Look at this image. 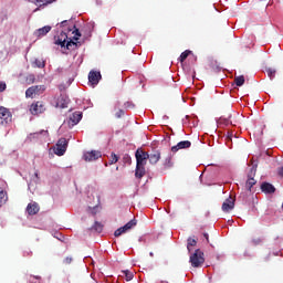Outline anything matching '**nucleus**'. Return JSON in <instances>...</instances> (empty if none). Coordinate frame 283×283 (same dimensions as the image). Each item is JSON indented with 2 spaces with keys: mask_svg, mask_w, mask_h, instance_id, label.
I'll list each match as a JSON object with an SVG mask.
<instances>
[{
  "mask_svg": "<svg viewBox=\"0 0 283 283\" xmlns=\"http://www.w3.org/2000/svg\"><path fill=\"white\" fill-rule=\"evenodd\" d=\"M0 92H6V83L0 82Z\"/></svg>",
  "mask_w": 283,
  "mask_h": 283,
  "instance_id": "nucleus-38",
  "label": "nucleus"
},
{
  "mask_svg": "<svg viewBox=\"0 0 283 283\" xmlns=\"http://www.w3.org/2000/svg\"><path fill=\"white\" fill-rule=\"evenodd\" d=\"M233 116H229L228 118H220L221 123H224V125H237L238 120L231 119Z\"/></svg>",
  "mask_w": 283,
  "mask_h": 283,
  "instance_id": "nucleus-21",
  "label": "nucleus"
},
{
  "mask_svg": "<svg viewBox=\"0 0 283 283\" xmlns=\"http://www.w3.org/2000/svg\"><path fill=\"white\" fill-rule=\"evenodd\" d=\"M57 105H60V107H62V108L67 107V104H65V103L61 104V102H59Z\"/></svg>",
  "mask_w": 283,
  "mask_h": 283,
  "instance_id": "nucleus-42",
  "label": "nucleus"
},
{
  "mask_svg": "<svg viewBox=\"0 0 283 283\" xmlns=\"http://www.w3.org/2000/svg\"><path fill=\"white\" fill-rule=\"evenodd\" d=\"M136 165L144 166L147 165V160H149V153L143 150V148H138L135 153Z\"/></svg>",
  "mask_w": 283,
  "mask_h": 283,
  "instance_id": "nucleus-5",
  "label": "nucleus"
},
{
  "mask_svg": "<svg viewBox=\"0 0 283 283\" xmlns=\"http://www.w3.org/2000/svg\"><path fill=\"white\" fill-rule=\"evenodd\" d=\"M123 160L124 163H128V165H132V157L129 155H124Z\"/></svg>",
  "mask_w": 283,
  "mask_h": 283,
  "instance_id": "nucleus-35",
  "label": "nucleus"
},
{
  "mask_svg": "<svg viewBox=\"0 0 283 283\" xmlns=\"http://www.w3.org/2000/svg\"><path fill=\"white\" fill-rule=\"evenodd\" d=\"M161 158V153L158 149H153L150 154H148V160L150 165H158Z\"/></svg>",
  "mask_w": 283,
  "mask_h": 283,
  "instance_id": "nucleus-11",
  "label": "nucleus"
},
{
  "mask_svg": "<svg viewBox=\"0 0 283 283\" xmlns=\"http://www.w3.org/2000/svg\"><path fill=\"white\" fill-rule=\"evenodd\" d=\"M234 83L237 87H242V85H244V75L234 77Z\"/></svg>",
  "mask_w": 283,
  "mask_h": 283,
  "instance_id": "nucleus-24",
  "label": "nucleus"
},
{
  "mask_svg": "<svg viewBox=\"0 0 283 283\" xmlns=\"http://www.w3.org/2000/svg\"><path fill=\"white\" fill-rule=\"evenodd\" d=\"M235 207V200L233 198H228L224 200V202L222 203V211L224 213H229V211H233V208Z\"/></svg>",
  "mask_w": 283,
  "mask_h": 283,
  "instance_id": "nucleus-13",
  "label": "nucleus"
},
{
  "mask_svg": "<svg viewBox=\"0 0 283 283\" xmlns=\"http://www.w3.org/2000/svg\"><path fill=\"white\" fill-rule=\"evenodd\" d=\"M31 3H34L35 6H41V0H31Z\"/></svg>",
  "mask_w": 283,
  "mask_h": 283,
  "instance_id": "nucleus-41",
  "label": "nucleus"
},
{
  "mask_svg": "<svg viewBox=\"0 0 283 283\" xmlns=\"http://www.w3.org/2000/svg\"><path fill=\"white\" fill-rule=\"evenodd\" d=\"M265 72H266L269 78H271V81H273V78H275V73H276L275 69L269 67L265 70Z\"/></svg>",
  "mask_w": 283,
  "mask_h": 283,
  "instance_id": "nucleus-29",
  "label": "nucleus"
},
{
  "mask_svg": "<svg viewBox=\"0 0 283 283\" xmlns=\"http://www.w3.org/2000/svg\"><path fill=\"white\" fill-rule=\"evenodd\" d=\"M190 264L193 266V269L202 266L205 264V252H202L200 249H197L190 255Z\"/></svg>",
  "mask_w": 283,
  "mask_h": 283,
  "instance_id": "nucleus-2",
  "label": "nucleus"
},
{
  "mask_svg": "<svg viewBox=\"0 0 283 283\" xmlns=\"http://www.w3.org/2000/svg\"><path fill=\"white\" fill-rule=\"evenodd\" d=\"M30 112H31V114H33V116L43 114V112H45V103H43V102L33 103L30 107Z\"/></svg>",
  "mask_w": 283,
  "mask_h": 283,
  "instance_id": "nucleus-10",
  "label": "nucleus"
},
{
  "mask_svg": "<svg viewBox=\"0 0 283 283\" xmlns=\"http://www.w3.org/2000/svg\"><path fill=\"white\" fill-rule=\"evenodd\" d=\"M239 198H242L244 200V197L240 196Z\"/></svg>",
  "mask_w": 283,
  "mask_h": 283,
  "instance_id": "nucleus-47",
  "label": "nucleus"
},
{
  "mask_svg": "<svg viewBox=\"0 0 283 283\" xmlns=\"http://www.w3.org/2000/svg\"><path fill=\"white\" fill-rule=\"evenodd\" d=\"M73 33H75V36H73L74 41H78V36H81V31H78V29H75Z\"/></svg>",
  "mask_w": 283,
  "mask_h": 283,
  "instance_id": "nucleus-36",
  "label": "nucleus"
},
{
  "mask_svg": "<svg viewBox=\"0 0 283 283\" xmlns=\"http://www.w3.org/2000/svg\"><path fill=\"white\" fill-rule=\"evenodd\" d=\"M27 81L29 82V84L30 83H34V81H35V77H34V75H29L28 77H27Z\"/></svg>",
  "mask_w": 283,
  "mask_h": 283,
  "instance_id": "nucleus-37",
  "label": "nucleus"
},
{
  "mask_svg": "<svg viewBox=\"0 0 283 283\" xmlns=\"http://www.w3.org/2000/svg\"><path fill=\"white\" fill-rule=\"evenodd\" d=\"M203 238L209 242V233H203Z\"/></svg>",
  "mask_w": 283,
  "mask_h": 283,
  "instance_id": "nucleus-43",
  "label": "nucleus"
},
{
  "mask_svg": "<svg viewBox=\"0 0 283 283\" xmlns=\"http://www.w3.org/2000/svg\"><path fill=\"white\" fill-rule=\"evenodd\" d=\"M40 210L41 208L36 202H31L27 206V212L29 213V216H36V213H39Z\"/></svg>",
  "mask_w": 283,
  "mask_h": 283,
  "instance_id": "nucleus-16",
  "label": "nucleus"
},
{
  "mask_svg": "<svg viewBox=\"0 0 283 283\" xmlns=\"http://www.w3.org/2000/svg\"><path fill=\"white\" fill-rule=\"evenodd\" d=\"M116 118H123V116H125V111L123 109H118L115 114Z\"/></svg>",
  "mask_w": 283,
  "mask_h": 283,
  "instance_id": "nucleus-34",
  "label": "nucleus"
},
{
  "mask_svg": "<svg viewBox=\"0 0 283 283\" xmlns=\"http://www.w3.org/2000/svg\"><path fill=\"white\" fill-rule=\"evenodd\" d=\"M35 178L39 180V171L34 172Z\"/></svg>",
  "mask_w": 283,
  "mask_h": 283,
  "instance_id": "nucleus-45",
  "label": "nucleus"
},
{
  "mask_svg": "<svg viewBox=\"0 0 283 283\" xmlns=\"http://www.w3.org/2000/svg\"><path fill=\"white\" fill-rule=\"evenodd\" d=\"M64 264H72V258L66 256V258L64 259Z\"/></svg>",
  "mask_w": 283,
  "mask_h": 283,
  "instance_id": "nucleus-39",
  "label": "nucleus"
},
{
  "mask_svg": "<svg viewBox=\"0 0 283 283\" xmlns=\"http://www.w3.org/2000/svg\"><path fill=\"white\" fill-rule=\"evenodd\" d=\"M94 231H97V233H103V223L95 221L93 228Z\"/></svg>",
  "mask_w": 283,
  "mask_h": 283,
  "instance_id": "nucleus-27",
  "label": "nucleus"
},
{
  "mask_svg": "<svg viewBox=\"0 0 283 283\" xmlns=\"http://www.w3.org/2000/svg\"><path fill=\"white\" fill-rule=\"evenodd\" d=\"M189 147H191V142L184 140L179 142L176 146H172L171 151L172 154H176V151H178L179 149H189Z\"/></svg>",
  "mask_w": 283,
  "mask_h": 283,
  "instance_id": "nucleus-15",
  "label": "nucleus"
},
{
  "mask_svg": "<svg viewBox=\"0 0 283 283\" xmlns=\"http://www.w3.org/2000/svg\"><path fill=\"white\" fill-rule=\"evenodd\" d=\"M252 242L255 247H258V244H260L262 242V239H254V240H252Z\"/></svg>",
  "mask_w": 283,
  "mask_h": 283,
  "instance_id": "nucleus-40",
  "label": "nucleus"
},
{
  "mask_svg": "<svg viewBox=\"0 0 283 283\" xmlns=\"http://www.w3.org/2000/svg\"><path fill=\"white\" fill-rule=\"evenodd\" d=\"M101 78H102V75H101V72H98V71H91L88 73V82L92 85H98Z\"/></svg>",
  "mask_w": 283,
  "mask_h": 283,
  "instance_id": "nucleus-14",
  "label": "nucleus"
},
{
  "mask_svg": "<svg viewBox=\"0 0 283 283\" xmlns=\"http://www.w3.org/2000/svg\"><path fill=\"white\" fill-rule=\"evenodd\" d=\"M254 177H255V169L251 168L250 172L248 175V180L245 182V187H247L248 191H251V189H253L254 185L258 182V181H255Z\"/></svg>",
  "mask_w": 283,
  "mask_h": 283,
  "instance_id": "nucleus-12",
  "label": "nucleus"
},
{
  "mask_svg": "<svg viewBox=\"0 0 283 283\" xmlns=\"http://www.w3.org/2000/svg\"><path fill=\"white\" fill-rule=\"evenodd\" d=\"M12 123V113L3 106H0V125H8Z\"/></svg>",
  "mask_w": 283,
  "mask_h": 283,
  "instance_id": "nucleus-6",
  "label": "nucleus"
},
{
  "mask_svg": "<svg viewBox=\"0 0 283 283\" xmlns=\"http://www.w3.org/2000/svg\"><path fill=\"white\" fill-rule=\"evenodd\" d=\"M103 155L101 154V151L98 150H91V151H86L83 155V158L85 160V163H94V160H98V158H101Z\"/></svg>",
  "mask_w": 283,
  "mask_h": 283,
  "instance_id": "nucleus-9",
  "label": "nucleus"
},
{
  "mask_svg": "<svg viewBox=\"0 0 283 283\" xmlns=\"http://www.w3.org/2000/svg\"><path fill=\"white\" fill-rule=\"evenodd\" d=\"M65 23H67V20L62 21L61 25H65Z\"/></svg>",
  "mask_w": 283,
  "mask_h": 283,
  "instance_id": "nucleus-46",
  "label": "nucleus"
},
{
  "mask_svg": "<svg viewBox=\"0 0 283 283\" xmlns=\"http://www.w3.org/2000/svg\"><path fill=\"white\" fill-rule=\"evenodd\" d=\"M67 145H69V142L65 137L60 138L56 143L54 154L56 156H65V153L67 151Z\"/></svg>",
  "mask_w": 283,
  "mask_h": 283,
  "instance_id": "nucleus-4",
  "label": "nucleus"
},
{
  "mask_svg": "<svg viewBox=\"0 0 283 283\" xmlns=\"http://www.w3.org/2000/svg\"><path fill=\"white\" fill-rule=\"evenodd\" d=\"M145 174H147V170H145V166L136 165L135 177L140 180V178L145 176Z\"/></svg>",
  "mask_w": 283,
  "mask_h": 283,
  "instance_id": "nucleus-18",
  "label": "nucleus"
},
{
  "mask_svg": "<svg viewBox=\"0 0 283 283\" xmlns=\"http://www.w3.org/2000/svg\"><path fill=\"white\" fill-rule=\"evenodd\" d=\"M171 167H174V161H171V155H168L163 163V169H171Z\"/></svg>",
  "mask_w": 283,
  "mask_h": 283,
  "instance_id": "nucleus-20",
  "label": "nucleus"
},
{
  "mask_svg": "<svg viewBox=\"0 0 283 283\" xmlns=\"http://www.w3.org/2000/svg\"><path fill=\"white\" fill-rule=\"evenodd\" d=\"M261 191H263V193H273L275 191V186H273V184L264 181L261 185Z\"/></svg>",
  "mask_w": 283,
  "mask_h": 283,
  "instance_id": "nucleus-17",
  "label": "nucleus"
},
{
  "mask_svg": "<svg viewBox=\"0 0 283 283\" xmlns=\"http://www.w3.org/2000/svg\"><path fill=\"white\" fill-rule=\"evenodd\" d=\"M34 65H35V67H40V69L45 67V63L41 60H35Z\"/></svg>",
  "mask_w": 283,
  "mask_h": 283,
  "instance_id": "nucleus-32",
  "label": "nucleus"
},
{
  "mask_svg": "<svg viewBox=\"0 0 283 283\" xmlns=\"http://www.w3.org/2000/svg\"><path fill=\"white\" fill-rule=\"evenodd\" d=\"M8 202V196L3 191V189L0 188V207H3Z\"/></svg>",
  "mask_w": 283,
  "mask_h": 283,
  "instance_id": "nucleus-22",
  "label": "nucleus"
},
{
  "mask_svg": "<svg viewBox=\"0 0 283 283\" xmlns=\"http://www.w3.org/2000/svg\"><path fill=\"white\" fill-rule=\"evenodd\" d=\"M83 118V113H81V112H75V113H73L70 117H69V119H67V122H66V125L70 127V128H72V127H74V125H78V123H81V119Z\"/></svg>",
  "mask_w": 283,
  "mask_h": 283,
  "instance_id": "nucleus-8",
  "label": "nucleus"
},
{
  "mask_svg": "<svg viewBox=\"0 0 283 283\" xmlns=\"http://www.w3.org/2000/svg\"><path fill=\"white\" fill-rule=\"evenodd\" d=\"M91 213H92L93 216H96V207L92 209Z\"/></svg>",
  "mask_w": 283,
  "mask_h": 283,
  "instance_id": "nucleus-44",
  "label": "nucleus"
},
{
  "mask_svg": "<svg viewBox=\"0 0 283 283\" xmlns=\"http://www.w3.org/2000/svg\"><path fill=\"white\" fill-rule=\"evenodd\" d=\"M118 161V157L116 154L112 153L111 154V159L108 161V165H116V163Z\"/></svg>",
  "mask_w": 283,
  "mask_h": 283,
  "instance_id": "nucleus-30",
  "label": "nucleus"
},
{
  "mask_svg": "<svg viewBox=\"0 0 283 283\" xmlns=\"http://www.w3.org/2000/svg\"><path fill=\"white\" fill-rule=\"evenodd\" d=\"M191 54V51L186 50L184 51L180 56H179V61L180 63H185V61H187L188 56Z\"/></svg>",
  "mask_w": 283,
  "mask_h": 283,
  "instance_id": "nucleus-23",
  "label": "nucleus"
},
{
  "mask_svg": "<svg viewBox=\"0 0 283 283\" xmlns=\"http://www.w3.org/2000/svg\"><path fill=\"white\" fill-rule=\"evenodd\" d=\"M136 224H137L136 219L128 221L124 227H120L114 232L115 238H119V235H123V233H127V231H130V229H134Z\"/></svg>",
  "mask_w": 283,
  "mask_h": 283,
  "instance_id": "nucleus-7",
  "label": "nucleus"
},
{
  "mask_svg": "<svg viewBox=\"0 0 283 283\" xmlns=\"http://www.w3.org/2000/svg\"><path fill=\"white\" fill-rule=\"evenodd\" d=\"M45 92V85H34L25 91L27 98H34V96H41Z\"/></svg>",
  "mask_w": 283,
  "mask_h": 283,
  "instance_id": "nucleus-3",
  "label": "nucleus"
},
{
  "mask_svg": "<svg viewBox=\"0 0 283 283\" xmlns=\"http://www.w3.org/2000/svg\"><path fill=\"white\" fill-rule=\"evenodd\" d=\"M67 33L61 32L57 36L54 38L55 45H61L62 48H66V50H72V48H76V42L70 39L67 41Z\"/></svg>",
  "mask_w": 283,
  "mask_h": 283,
  "instance_id": "nucleus-1",
  "label": "nucleus"
},
{
  "mask_svg": "<svg viewBox=\"0 0 283 283\" xmlns=\"http://www.w3.org/2000/svg\"><path fill=\"white\" fill-rule=\"evenodd\" d=\"M41 135L48 136V130H41L40 133H33L29 135L30 140L33 138H39Z\"/></svg>",
  "mask_w": 283,
  "mask_h": 283,
  "instance_id": "nucleus-26",
  "label": "nucleus"
},
{
  "mask_svg": "<svg viewBox=\"0 0 283 283\" xmlns=\"http://www.w3.org/2000/svg\"><path fill=\"white\" fill-rule=\"evenodd\" d=\"M198 244V241L196 239L189 238L187 243V250L189 253H191V247H196Z\"/></svg>",
  "mask_w": 283,
  "mask_h": 283,
  "instance_id": "nucleus-25",
  "label": "nucleus"
},
{
  "mask_svg": "<svg viewBox=\"0 0 283 283\" xmlns=\"http://www.w3.org/2000/svg\"><path fill=\"white\" fill-rule=\"evenodd\" d=\"M50 3H54V0H41L40 8L43 6H50Z\"/></svg>",
  "mask_w": 283,
  "mask_h": 283,
  "instance_id": "nucleus-33",
  "label": "nucleus"
},
{
  "mask_svg": "<svg viewBox=\"0 0 283 283\" xmlns=\"http://www.w3.org/2000/svg\"><path fill=\"white\" fill-rule=\"evenodd\" d=\"M124 107H125V109H134L136 107V105L133 104V102H126V103H124Z\"/></svg>",
  "mask_w": 283,
  "mask_h": 283,
  "instance_id": "nucleus-31",
  "label": "nucleus"
},
{
  "mask_svg": "<svg viewBox=\"0 0 283 283\" xmlns=\"http://www.w3.org/2000/svg\"><path fill=\"white\" fill-rule=\"evenodd\" d=\"M122 274L125 275L127 282H129L130 280H134V273L130 272L129 270L122 271Z\"/></svg>",
  "mask_w": 283,
  "mask_h": 283,
  "instance_id": "nucleus-28",
  "label": "nucleus"
},
{
  "mask_svg": "<svg viewBox=\"0 0 283 283\" xmlns=\"http://www.w3.org/2000/svg\"><path fill=\"white\" fill-rule=\"evenodd\" d=\"M51 30H52V27L45 25L41 29H38L35 31V34H36V36H45V34H48Z\"/></svg>",
  "mask_w": 283,
  "mask_h": 283,
  "instance_id": "nucleus-19",
  "label": "nucleus"
}]
</instances>
